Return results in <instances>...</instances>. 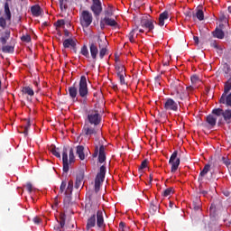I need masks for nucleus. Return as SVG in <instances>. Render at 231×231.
Returning <instances> with one entry per match:
<instances>
[{
	"label": "nucleus",
	"mask_w": 231,
	"mask_h": 231,
	"mask_svg": "<svg viewBox=\"0 0 231 231\" xmlns=\"http://www.w3.org/2000/svg\"><path fill=\"white\" fill-rule=\"evenodd\" d=\"M71 163H75V152H73V148L64 146L62 152L63 172L69 171V165H71Z\"/></svg>",
	"instance_id": "1"
},
{
	"label": "nucleus",
	"mask_w": 231,
	"mask_h": 231,
	"mask_svg": "<svg viewBox=\"0 0 231 231\" xmlns=\"http://www.w3.org/2000/svg\"><path fill=\"white\" fill-rule=\"evenodd\" d=\"M60 192L65 194V201H71V194H73V180H62L60 186Z\"/></svg>",
	"instance_id": "2"
},
{
	"label": "nucleus",
	"mask_w": 231,
	"mask_h": 231,
	"mask_svg": "<svg viewBox=\"0 0 231 231\" xmlns=\"http://www.w3.org/2000/svg\"><path fill=\"white\" fill-rule=\"evenodd\" d=\"M106 166L102 165L99 169V172L97 174V177L95 180L96 192H98L100 190V185H102V183H104V180H106Z\"/></svg>",
	"instance_id": "3"
},
{
	"label": "nucleus",
	"mask_w": 231,
	"mask_h": 231,
	"mask_svg": "<svg viewBox=\"0 0 231 231\" xmlns=\"http://www.w3.org/2000/svg\"><path fill=\"white\" fill-rule=\"evenodd\" d=\"M88 120L91 125L97 127L102 122V116H100L98 110H90L88 113Z\"/></svg>",
	"instance_id": "4"
},
{
	"label": "nucleus",
	"mask_w": 231,
	"mask_h": 231,
	"mask_svg": "<svg viewBox=\"0 0 231 231\" xmlns=\"http://www.w3.org/2000/svg\"><path fill=\"white\" fill-rule=\"evenodd\" d=\"M93 23V14L89 11H82L80 15V23L83 28H89Z\"/></svg>",
	"instance_id": "5"
},
{
	"label": "nucleus",
	"mask_w": 231,
	"mask_h": 231,
	"mask_svg": "<svg viewBox=\"0 0 231 231\" xmlns=\"http://www.w3.org/2000/svg\"><path fill=\"white\" fill-rule=\"evenodd\" d=\"M79 93L81 98H88V93H89L88 89V79L86 76H81L79 84Z\"/></svg>",
	"instance_id": "6"
},
{
	"label": "nucleus",
	"mask_w": 231,
	"mask_h": 231,
	"mask_svg": "<svg viewBox=\"0 0 231 231\" xmlns=\"http://www.w3.org/2000/svg\"><path fill=\"white\" fill-rule=\"evenodd\" d=\"M180 159L178 157V151H174L170 157L169 164L171 165V172H176L180 167Z\"/></svg>",
	"instance_id": "7"
},
{
	"label": "nucleus",
	"mask_w": 231,
	"mask_h": 231,
	"mask_svg": "<svg viewBox=\"0 0 231 231\" xmlns=\"http://www.w3.org/2000/svg\"><path fill=\"white\" fill-rule=\"evenodd\" d=\"M90 10L94 14V17H96V19L100 17V14L104 10L102 7V2L100 0H92Z\"/></svg>",
	"instance_id": "8"
},
{
	"label": "nucleus",
	"mask_w": 231,
	"mask_h": 231,
	"mask_svg": "<svg viewBox=\"0 0 231 231\" xmlns=\"http://www.w3.org/2000/svg\"><path fill=\"white\" fill-rule=\"evenodd\" d=\"M183 89V82L180 81V79H174L171 83V95H178L179 93H181Z\"/></svg>",
	"instance_id": "9"
},
{
	"label": "nucleus",
	"mask_w": 231,
	"mask_h": 231,
	"mask_svg": "<svg viewBox=\"0 0 231 231\" xmlns=\"http://www.w3.org/2000/svg\"><path fill=\"white\" fill-rule=\"evenodd\" d=\"M98 48H99V57L104 59L107 53V40L97 39Z\"/></svg>",
	"instance_id": "10"
},
{
	"label": "nucleus",
	"mask_w": 231,
	"mask_h": 231,
	"mask_svg": "<svg viewBox=\"0 0 231 231\" xmlns=\"http://www.w3.org/2000/svg\"><path fill=\"white\" fill-rule=\"evenodd\" d=\"M164 109L166 111H178V104L174 99L169 97L164 102Z\"/></svg>",
	"instance_id": "11"
},
{
	"label": "nucleus",
	"mask_w": 231,
	"mask_h": 231,
	"mask_svg": "<svg viewBox=\"0 0 231 231\" xmlns=\"http://www.w3.org/2000/svg\"><path fill=\"white\" fill-rule=\"evenodd\" d=\"M140 25L142 28H146L148 32H152L154 30V22L152 20H149L146 17H143L141 19Z\"/></svg>",
	"instance_id": "12"
},
{
	"label": "nucleus",
	"mask_w": 231,
	"mask_h": 231,
	"mask_svg": "<svg viewBox=\"0 0 231 231\" xmlns=\"http://www.w3.org/2000/svg\"><path fill=\"white\" fill-rule=\"evenodd\" d=\"M97 126H91L89 124H85L83 127V133L86 136H91L92 134H97Z\"/></svg>",
	"instance_id": "13"
},
{
	"label": "nucleus",
	"mask_w": 231,
	"mask_h": 231,
	"mask_svg": "<svg viewBox=\"0 0 231 231\" xmlns=\"http://www.w3.org/2000/svg\"><path fill=\"white\" fill-rule=\"evenodd\" d=\"M90 55L94 60V63L97 62V57L98 55V46L97 43L92 42L89 44Z\"/></svg>",
	"instance_id": "14"
},
{
	"label": "nucleus",
	"mask_w": 231,
	"mask_h": 231,
	"mask_svg": "<svg viewBox=\"0 0 231 231\" xmlns=\"http://www.w3.org/2000/svg\"><path fill=\"white\" fill-rule=\"evenodd\" d=\"M193 89L192 87H187L186 89L183 88L180 93L177 94V98H180V100H187L189 98V91H192Z\"/></svg>",
	"instance_id": "15"
},
{
	"label": "nucleus",
	"mask_w": 231,
	"mask_h": 231,
	"mask_svg": "<svg viewBox=\"0 0 231 231\" xmlns=\"http://www.w3.org/2000/svg\"><path fill=\"white\" fill-rule=\"evenodd\" d=\"M105 24L106 26H110L111 28H120V25H118V23L116 22V19H113L111 17H104L103 18Z\"/></svg>",
	"instance_id": "16"
},
{
	"label": "nucleus",
	"mask_w": 231,
	"mask_h": 231,
	"mask_svg": "<svg viewBox=\"0 0 231 231\" xmlns=\"http://www.w3.org/2000/svg\"><path fill=\"white\" fill-rule=\"evenodd\" d=\"M64 48H72V50H77V40L69 38L63 42Z\"/></svg>",
	"instance_id": "17"
},
{
	"label": "nucleus",
	"mask_w": 231,
	"mask_h": 231,
	"mask_svg": "<svg viewBox=\"0 0 231 231\" xmlns=\"http://www.w3.org/2000/svg\"><path fill=\"white\" fill-rule=\"evenodd\" d=\"M97 225L98 228H104L106 224L104 223V213L102 210H97Z\"/></svg>",
	"instance_id": "18"
},
{
	"label": "nucleus",
	"mask_w": 231,
	"mask_h": 231,
	"mask_svg": "<svg viewBox=\"0 0 231 231\" xmlns=\"http://www.w3.org/2000/svg\"><path fill=\"white\" fill-rule=\"evenodd\" d=\"M219 104H225L227 107H231V92L222 95L219 98Z\"/></svg>",
	"instance_id": "19"
},
{
	"label": "nucleus",
	"mask_w": 231,
	"mask_h": 231,
	"mask_svg": "<svg viewBox=\"0 0 231 231\" xmlns=\"http://www.w3.org/2000/svg\"><path fill=\"white\" fill-rule=\"evenodd\" d=\"M224 24H220L219 28L217 27L215 31L212 32L213 37L217 39H225V32L221 28H223Z\"/></svg>",
	"instance_id": "20"
},
{
	"label": "nucleus",
	"mask_w": 231,
	"mask_h": 231,
	"mask_svg": "<svg viewBox=\"0 0 231 231\" xmlns=\"http://www.w3.org/2000/svg\"><path fill=\"white\" fill-rule=\"evenodd\" d=\"M169 19V11H164L159 15V26H165V21Z\"/></svg>",
	"instance_id": "21"
},
{
	"label": "nucleus",
	"mask_w": 231,
	"mask_h": 231,
	"mask_svg": "<svg viewBox=\"0 0 231 231\" xmlns=\"http://www.w3.org/2000/svg\"><path fill=\"white\" fill-rule=\"evenodd\" d=\"M209 171L210 164H206L199 175V181H203V178H205V176H207V174H208Z\"/></svg>",
	"instance_id": "22"
},
{
	"label": "nucleus",
	"mask_w": 231,
	"mask_h": 231,
	"mask_svg": "<svg viewBox=\"0 0 231 231\" xmlns=\"http://www.w3.org/2000/svg\"><path fill=\"white\" fill-rule=\"evenodd\" d=\"M98 162L99 163L106 162V147L104 145L99 147Z\"/></svg>",
	"instance_id": "23"
},
{
	"label": "nucleus",
	"mask_w": 231,
	"mask_h": 231,
	"mask_svg": "<svg viewBox=\"0 0 231 231\" xmlns=\"http://www.w3.org/2000/svg\"><path fill=\"white\" fill-rule=\"evenodd\" d=\"M97 225V216L92 215L87 221V230L93 228Z\"/></svg>",
	"instance_id": "24"
},
{
	"label": "nucleus",
	"mask_w": 231,
	"mask_h": 231,
	"mask_svg": "<svg viewBox=\"0 0 231 231\" xmlns=\"http://www.w3.org/2000/svg\"><path fill=\"white\" fill-rule=\"evenodd\" d=\"M206 122L210 125V127H216V124H217V118L214 116V115H208L206 117Z\"/></svg>",
	"instance_id": "25"
},
{
	"label": "nucleus",
	"mask_w": 231,
	"mask_h": 231,
	"mask_svg": "<svg viewBox=\"0 0 231 231\" xmlns=\"http://www.w3.org/2000/svg\"><path fill=\"white\" fill-rule=\"evenodd\" d=\"M76 154H78L79 160H86V154L84 153V146H77Z\"/></svg>",
	"instance_id": "26"
},
{
	"label": "nucleus",
	"mask_w": 231,
	"mask_h": 231,
	"mask_svg": "<svg viewBox=\"0 0 231 231\" xmlns=\"http://www.w3.org/2000/svg\"><path fill=\"white\" fill-rule=\"evenodd\" d=\"M78 89H77V84L74 83L72 87L69 88V95L71 97V98H77Z\"/></svg>",
	"instance_id": "27"
},
{
	"label": "nucleus",
	"mask_w": 231,
	"mask_h": 231,
	"mask_svg": "<svg viewBox=\"0 0 231 231\" xmlns=\"http://www.w3.org/2000/svg\"><path fill=\"white\" fill-rule=\"evenodd\" d=\"M136 30H139L140 33H143L144 32L143 29H140L139 26H136L134 29L131 31V32L128 35L130 42H134V32H136Z\"/></svg>",
	"instance_id": "28"
},
{
	"label": "nucleus",
	"mask_w": 231,
	"mask_h": 231,
	"mask_svg": "<svg viewBox=\"0 0 231 231\" xmlns=\"http://www.w3.org/2000/svg\"><path fill=\"white\" fill-rule=\"evenodd\" d=\"M231 90V78L224 85V92L222 95H228Z\"/></svg>",
	"instance_id": "29"
},
{
	"label": "nucleus",
	"mask_w": 231,
	"mask_h": 231,
	"mask_svg": "<svg viewBox=\"0 0 231 231\" xmlns=\"http://www.w3.org/2000/svg\"><path fill=\"white\" fill-rule=\"evenodd\" d=\"M31 12L32 14V15H34L35 17H39V15H41L42 12H41V6L39 5H33L31 8Z\"/></svg>",
	"instance_id": "30"
},
{
	"label": "nucleus",
	"mask_w": 231,
	"mask_h": 231,
	"mask_svg": "<svg viewBox=\"0 0 231 231\" xmlns=\"http://www.w3.org/2000/svg\"><path fill=\"white\" fill-rule=\"evenodd\" d=\"M84 180V175L79 174L76 177L75 189H80V185H82V181Z\"/></svg>",
	"instance_id": "31"
},
{
	"label": "nucleus",
	"mask_w": 231,
	"mask_h": 231,
	"mask_svg": "<svg viewBox=\"0 0 231 231\" xmlns=\"http://www.w3.org/2000/svg\"><path fill=\"white\" fill-rule=\"evenodd\" d=\"M192 207L195 211L201 210V199L196 198L193 201Z\"/></svg>",
	"instance_id": "32"
},
{
	"label": "nucleus",
	"mask_w": 231,
	"mask_h": 231,
	"mask_svg": "<svg viewBox=\"0 0 231 231\" xmlns=\"http://www.w3.org/2000/svg\"><path fill=\"white\" fill-rule=\"evenodd\" d=\"M116 70L117 76L125 75V67H124V65L122 64H117L116 66Z\"/></svg>",
	"instance_id": "33"
},
{
	"label": "nucleus",
	"mask_w": 231,
	"mask_h": 231,
	"mask_svg": "<svg viewBox=\"0 0 231 231\" xmlns=\"http://www.w3.org/2000/svg\"><path fill=\"white\" fill-rule=\"evenodd\" d=\"M5 14L8 21L12 19V13L10 12V6L8 5V3L5 4Z\"/></svg>",
	"instance_id": "34"
},
{
	"label": "nucleus",
	"mask_w": 231,
	"mask_h": 231,
	"mask_svg": "<svg viewBox=\"0 0 231 231\" xmlns=\"http://www.w3.org/2000/svg\"><path fill=\"white\" fill-rule=\"evenodd\" d=\"M222 116L226 122H230L231 120V109H226L223 112Z\"/></svg>",
	"instance_id": "35"
},
{
	"label": "nucleus",
	"mask_w": 231,
	"mask_h": 231,
	"mask_svg": "<svg viewBox=\"0 0 231 231\" xmlns=\"http://www.w3.org/2000/svg\"><path fill=\"white\" fill-rule=\"evenodd\" d=\"M193 17H197L199 21H203V19H205V14L203 13V10L199 9L196 14H193Z\"/></svg>",
	"instance_id": "36"
},
{
	"label": "nucleus",
	"mask_w": 231,
	"mask_h": 231,
	"mask_svg": "<svg viewBox=\"0 0 231 231\" xmlns=\"http://www.w3.org/2000/svg\"><path fill=\"white\" fill-rule=\"evenodd\" d=\"M80 53H81V55H83L87 59H89V51L88 50V46L84 45L81 48Z\"/></svg>",
	"instance_id": "37"
},
{
	"label": "nucleus",
	"mask_w": 231,
	"mask_h": 231,
	"mask_svg": "<svg viewBox=\"0 0 231 231\" xmlns=\"http://www.w3.org/2000/svg\"><path fill=\"white\" fill-rule=\"evenodd\" d=\"M23 91L26 95H29V97H33V95H34L33 88H32L30 87H24Z\"/></svg>",
	"instance_id": "38"
},
{
	"label": "nucleus",
	"mask_w": 231,
	"mask_h": 231,
	"mask_svg": "<svg viewBox=\"0 0 231 231\" xmlns=\"http://www.w3.org/2000/svg\"><path fill=\"white\" fill-rule=\"evenodd\" d=\"M223 108H215L212 110V115H215V116H223Z\"/></svg>",
	"instance_id": "39"
},
{
	"label": "nucleus",
	"mask_w": 231,
	"mask_h": 231,
	"mask_svg": "<svg viewBox=\"0 0 231 231\" xmlns=\"http://www.w3.org/2000/svg\"><path fill=\"white\" fill-rule=\"evenodd\" d=\"M49 151H51V153L56 156V158H59V152H57V147L55 146V144H51V146L49 147Z\"/></svg>",
	"instance_id": "40"
},
{
	"label": "nucleus",
	"mask_w": 231,
	"mask_h": 231,
	"mask_svg": "<svg viewBox=\"0 0 231 231\" xmlns=\"http://www.w3.org/2000/svg\"><path fill=\"white\" fill-rule=\"evenodd\" d=\"M150 212L152 214H156V212H158V206L154 205V201H152L150 204Z\"/></svg>",
	"instance_id": "41"
},
{
	"label": "nucleus",
	"mask_w": 231,
	"mask_h": 231,
	"mask_svg": "<svg viewBox=\"0 0 231 231\" xmlns=\"http://www.w3.org/2000/svg\"><path fill=\"white\" fill-rule=\"evenodd\" d=\"M147 163H148L147 159H145L142 162L141 165L138 168L139 172H143V169H147Z\"/></svg>",
	"instance_id": "42"
},
{
	"label": "nucleus",
	"mask_w": 231,
	"mask_h": 231,
	"mask_svg": "<svg viewBox=\"0 0 231 231\" xmlns=\"http://www.w3.org/2000/svg\"><path fill=\"white\" fill-rule=\"evenodd\" d=\"M4 53H12L14 51V47L10 45H5L2 48Z\"/></svg>",
	"instance_id": "43"
},
{
	"label": "nucleus",
	"mask_w": 231,
	"mask_h": 231,
	"mask_svg": "<svg viewBox=\"0 0 231 231\" xmlns=\"http://www.w3.org/2000/svg\"><path fill=\"white\" fill-rule=\"evenodd\" d=\"M10 39V32L6 31L5 35L0 39L2 44H6V41Z\"/></svg>",
	"instance_id": "44"
},
{
	"label": "nucleus",
	"mask_w": 231,
	"mask_h": 231,
	"mask_svg": "<svg viewBox=\"0 0 231 231\" xmlns=\"http://www.w3.org/2000/svg\"><path fill=\"white\" fill-rule=\"evenodd\" d=\"M60 10H66L68 8V0H60Z\"/></svg>",
	"instance_id": "45"
},
{
	"label": "nucleus",
	"mask_w": 231,
	"mask_h": 231,
	"mask_svg": "<svg viewBox=\"0 0 231 231\" xmlns=\"http://www.w3.org/2000/svg\"><path fill=\"white\" fill-rule=\"evenodd\" d=\"M125 74H121V75H118L117 77H118V79H119V81H120V84H121V86H125V84H127L126 82H125Z\"/></svg>",
	"instance_id": "46"
},
{
	"label": "nucleus",
	"mask_w": 231,
	"mask_h": 231,
	"mask_svg": "<svg viewBox=\"0 0 231 231\" xmlns=\"http://www.w3.org/2000/svg\"><path fill=\"white\" fill-rule=\"evenodd\" d=\"M65 225H66V218L64 217V216L60 215V228H64Z\"/></svg>",
	"instance_id": "47"
},
{
	"label": "nucleus",
	"mask_w": 231,
	"mask_h": 231,
	"mask_svg": "<svg viewBox=\"0 0 231 231\" xmlns=\"http://www.w3.org/2000/svg\"><path fill=\"white\" fill-rule=\"evenodd\" d=\"M172 194V188H168L163 191L162 196H164V198H167V196H171Z\"/></svg>",
	"instance_id": "48"
},
{
	"label": "nucleus",
	"mask_w": 231,
	"mask_h": 231,
	"mask_svg": "<svg viewBox=\"0 0 231 231\" xmlns=\"http://www.w3.org/2000/svg\"><path fill=\"white\" fill-rule=\"evenodd\" d=\"M105 17H113V9L107 8L105 10Z\"/></svg>",
	"instance_id": "49"
},
{
	"label": "nucleus",
	"mask_w": 231,
	"mask_h": 231,
	"mask_svg": "<svg viewBox=\"0 0 231 231\" xmlns=\"http://www.w3.org/2000/svg\"><path fill=\"white\" fill-rule=\"evenodd\" d=\"M59 205V200H58V196L55 197L54 199V204L51 206L52 209L53 210H57L58 208V206Z\"/></svg>",
	"instance_id": "50"
},
{
	"label": "nucleus",
	"mask_w": 231,
	"mask_h": 231,
	"mask_svg": "<svg viewBox=\"0 0 231 231\" xmlns=\"http://www.w3.org/2000/svg\"><path fill=\"white\" fill-rule=\"evenodd\" d=\"M22 41H23V42H30L32 41V37H30V35H24L22 37Z\"/></svg>",
	"instance_id": "51"
},
{
	"label": "nucleus",
	"mask_w": 231,
	"mask_h": 231,
	"mask_svg": "<svg viewBox=\"0 0 231 231\" xmlns=\"http://www.w3.org/2000/svg\"><path fill=\"white\" fill-rule=\"evenodd\" d=\"M30 125H32V123L30 121L27 122V125L24 127L23 134H28V131L30 129Z\"/></svg>",
	"instance_id": "52"
},
{
	"label": "nucleus",
	"mask_w": 231,
	"mask_h": 231,
	"mask_svg": "<svg viewBox=\"0 0 231 231\" xmlns=\"http://www.w3.org/2000/svg\"><path fill=\"white\" fill-rule=\"evenodd\" d=\"M220 21H221V23H228V18H226V15H225V14H222L220 16Z\"/></svg>",
	"instance_id": "53"
},
{
	"label": "nucleus",
	"mask_w": 231,
	"mask_h": 231,
	"mask_svg": "<svg viewBox=\"0 0 231 231\" xmlns=\"http://www.w3.org/2000/svg\"><path fill=\"white\" fill-rule=\"evenodd\" d=\"M210 46H211L212 48H215L216 50H221V47H219V46L217 45V42H212L210 43Z\"/></svg>",
	"instance_id": "54"
},
{
	"label": "nucleus",
	"mask_w": 231,
	"mask_h": 231,
	"mask_svg": "<svg viewBox=\"0 0 231 231\" xmlns=\"http://www.w3.org/2000/svg\"><path fill=\"white\" fill-rule=\"evenodd\" d=\"M0 26L2 28H5V26H6V20H5V18L3 17L0 18Z\"/></svg>",
	"instance_id": "55"
},
{
	"label": "nucleus",
	"mask_w": 231,
	"mask_h": 231,
	"mask_svg": "<svg viewBox=\"0 0 231 231\" xmlns=\"http://www.w3.org/2000/svg\"><path fill=\"white\" fill-rule=\"evenodd\" d=\"M106 26H107V24L105 23L104 18H102V19L100 20V29H101V30H104V29L106 28Z\"/></svg>",
	"instance_id": "56"
},
{
	"label": "nucleus",
	"mask_w": 231,
	"mask_h": 231,
	"mask_svg": "<svg viewBox=\"0 0 231 231\" xmlns=\"http://www.w3.org/2000/svg\"><path fill=\"white\" fill-rule=\"evenodd\" d=\"M198 80H199V78L196 75L191 77V82L192 84H196V82H198Z\"/></svg>",
	"instance_id": "57"
},
{
	"label": "nucleus",
	"mask_w": 231,
	"mask_h": 231,
	"mask_svg": "<svg viewBox=\"0 0 231 231\" xmlns=\"http://www.w3.org/2000/svg\"><path fill=\"white\" fill-rule=\"evenodd\" d=\"M100 149L98 150V146L96 147L95 152L93 153V158H97L98 156Z\"/></svg>",
	"instance_id": "58"
},
{
	"label": "nucleus",
	"mask_w": 231,
	"mask_h": 231,
	"mask_svg": "<svg viewBox=\"0 0 231 231\" xmlns=\"http://www.w3.org/2000/svg\"><path fill=\"white\" fill-rule=\"evenodd\" d=\"M199 194H202L203 196H207L208 192L207 190L201 189V185L199 186Z\"/></svg>",
	"instance_id": "59"
},
{
	"label": "nucleus",
	"mask_w": 231,
	"mask_h": 231,
	"mask_svg": "<svg viewBox=\"0 0 231 231\" xmlns=\"http://www.w3.org/2000/svg\"><path fill=\"white\" fill-rule=\"evenodd\" d=\"M33 223H34L35 225H40V223H41V218H39V217H35L33 218Z\"/></svg>",
	"instance_id": "60"
},
{
	"label": "nucleus",
	"mask_w": 231,
	"mask_h": 231,
	"mask_svg": "<svg viewBox=\"0 0 231 231\" xmlns=\"http://www.w3.org/2000/svg\"><path fill=\"white\" fill-rule=\"evenodd\" d=\"M26 188H27V190L29 191V192H32V183H27L26 184Z\"/></svg>",
	"instance_id": "61"
},
{
	"label": "nucleus",
	"mask_w": 231,
	"mask_h": 231,
	"mask_svg": "<svg viewBox=\"0 0 231 231\" xmlns=\"http://www.w3.org/2000/svg\"><path fill=\"white\" fill-rule=\"evenodd\" d=\"M64 24H66V22L62 19V20H59V26L60 28V26H64Z\"/></svg>",
	"instance_id": "62"
},
{
	"label": "nucleus",
	"mask_w": 231,
	"mask_h": 231,
	"mask_svg": "<svg viewBox=\"0 0 231 231\" xmlns=\"http://www.w3.org/2000/svg\"><path fill=\"white\" fill-rule=\"evenodd\" d=\"M224 163H225V165L227 166V167L231 165V162H230L228 159H226V160L224 161Z\"/></svg>",
	"instance_id": "63"
},
{
	"label": "nucleus",
	"mask_w": 231,
	"mask_h": 231,
	"mask_svg": "<svg viewBox=\"0 0 231 231\" xmlns=\"http://www.w3.org/2000/svg\"><path fill=\"white\" fill-rule=\"evenodd\" d=\"M64 35H65V37H69L70 32H69V31H68V29L64 30Z\"/></svg>",
	"instance_id": "64"
}]
</instances>
